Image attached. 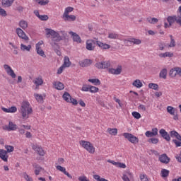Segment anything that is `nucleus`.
<instances>
[{
	"mask_svg": "<svg viewBox=\"0 0 181 181\" xmlns=\"http://www.w3.org/2000/svg\"><path fill=\"white\" fill-rule=\"evenodd\" d=\"M45 35L47 37H51V40L54 45L56 43L61 42L66 37V31H55L54 30L50 28H45Z\"/></svg>",
	"mask_w": 181,
	"mask_h": 181,
	"instance_id": "nucleus-1",
	"label": "nucleus"
},
{
	"mask_svg": "<svg viewBox=\"0 0 181 181\" xmlns=\"http://www.w3.org/2000/svg\"><path fill=\"white\" fill-rule=\"evenodd\" d=\"M18 26L20 28H17L16 29V33L17 36H18L20 39H23V40H25L27 42L29 41V37H28L25 31H23V30H26V28H28L29 26V23H28V21L25 20H21L18 22Z\"/></svg>",
	"mask_w": 181,
	"mask_h": 181,
	"instance_id": "nucleus-2",
	"label": "nucleus"
},
{
	"mask_svg": "<svg viewBox=\"0 0 181 181\" xmlns=\"http://www.w3.org/2000/svg\"><path fill=\"white\" fill-rule=\"evenodd\" d=\"M19 112L21 115L23 119H28V118H29V115L33 112V109L29 101L23 100L21 103Z\"/></svg>",
	"mask_w": 181,
	"mask_h": 181,
	"instance_id": "nucleus-3",
	"label": "nucleus"
},
{
	"mask_svg": "<svg viewBox=\"0 0 181 181\" xmlns=\"http://www.w3.org/2000/svg\"><path fill=\"white\" fill-rule=\"evenodd\" d=\"M79 145L85 149V151H87L88 153H90L91 155H93V153H95V147H94V144H93L91 142L86 140H81L79 141Z\"/></svg>",
	"mask_w": 181,
	"mask_h": 181,
	"instance_id": "nucleus-4",
	"label": "nucleus"
},
{
	"mask_svg": "<svg viewBox=\"0 0 181 181\" xmlns=\"http://www.w3.org/2000/svg\"><path fill=\"white\" fill-rule=\"evenodd\" d=\"M64 162H65L64 158H58L55 168L57 170H59V172H62V173H64V175H65V176H67L69 179H73V176H71L70 173L67 172V170H66V168L60 165H64Z\"/></svg>",
	"mask_w": 181,
	"mask_h": 181,
	"instance_id": "nucleus-5",
	"label": "nucleus"
},
{
	"mask_svg": "<svg viewBox=\"0 0 181 181\" xmlns=\"http://www.w3.org/2000/svg\"><path fill=\"white\" fill-rule=\"evenodd\" d=\"M62 98L66 103H69L73 105H77L78 104V101H77L75 98H73L69 92H64L62 95Z\"/></svg>",
	"mask_w": 181,
	"mask_h": 181,
	"instance_id": "nucleus-6",
	"label": "nucleus"
},
{
	"mask_svg": "<svg viewBox=\"0 0 181 181\" xmlns=\"http://www.w3.org/2000/svg\"><path fill=\"white\" fill-rule=\"evenodd\" d=\"M123 136H124L129 142H131V144H134V145L139 143V139L131 133H123Z\"/></svg>",
	"mask_w": 181,
	"mask_h": 181,
	"instance_id": "nucleus-7",
	"label": "nucleus"
},
{
	"mask_svg": "<svg viewBox=\"0 0 181 181\" xmlns=\"http://www.w3.org/2000/svg\"><path fill=\"white\" fill-rule=\"evenodd\" d=\"M170 136L172 138H176V139L173 140L174 144H175V146L177 148H179V146H181V136L177 133L176 131H171L170 132Z\"/></svg>",
	"mask_w": 181,
	"mask_h": 181,
	"instance_id": "nucleus-8",
	"label": "nucleus"
},
{
	"mask_svg": "<svg viewBox=\"0 0 181 181\" xmlns=\"http://www.w3.org/2000/svg\"><path fill=\"white\" fill-rule=\"evenodd\" d=\"M95 45H97V40L90 39L86 40V49L93 52L95 49Z\"/></svg>",
	"mask_w": 181,
	"mask_h": 181,
	"instance_id": "nucleus-9",
	"label": "nucleus"
},
{
	"mask_svg": "<svg viewBox=\"0 0 181 181\" xmlns=\"http://www.w3.org/2000/svg\"><path fill=\"white\" fill-rule=\"evenodd\" d=\"M32 149H33V151H35V152H37V153L40 156H45L46 152H45V150L43 149V148L42 147V146H39L37 144H33L32 145Z\"/></svg>",
	"mask_w": 181,
	"mask_h": 181,
	"instance_id": "nucleus-10",
	"label": "nucleus"
},
{
	"mask_svg": "<svg viewBox=\"0 0 181 181\" xmlns=\"http://www.w3.org/2000/svg\"><path fill=\"white\" fill-rule=\"evenodd\" d=\"M95 66L96 69H108V67L111 66V63L110 62V61H102L97 62Z\"/></svg>",
	"mask_w": 181,
	"mask_h": 181,
	"instance_id": "nucleus-11",
	"label": "nucleus"
},
{
	"mask_svg": "<svg viewBox=\"0 0 181 181\" xmlns=\"http://www.w3.org/2000/svg\"><path fill=\"white\" fill-rule=\"evenodd\" d=\"M4 69L8 76L12 77L13 78H16V74H15V71H13V69H12V68L9 65L4 64Z\"/></svg>",
	"mask_w": 181,
	"mask_h": 181,
	"instance_id": "nucleus-12",
	"label": "nucleus"
},
{
	"mask_svg": "<svg viewBox=\"0 0 181 181\" xmlns=\"http://www.w3.org/2000/svg\"><path fill=\"white\" fill-rule=\"evenodd\" d=\"M96 45H98V47H99L100 50H108V49H111V45L98 40H96Z\"/></svg>",
	"mask_w": 181,
	"mask_h": 181,
	"instance_id": "nucleus-13",
	"label": "nucleus"
},
{
	"mask_svg": "<svg viewBox=\"0 0 181 181\" xmlns=\"http://www.w3.org/2000/svg\"><path fill=\"white\" fill-rule=\"evenodd\" d=\"M108 163H111L112 165H114L116 168H119L120 169H125L127 168V165L124 163L121 162H115L112 160H107Z\"/></svg>",
	"mask_w": 181,
	"mask_h": 181,
	"instance_id": "nucleus-14",
	"label": "nucleus"
},
{
	"mask_svg": "<svg viewBox=\"0 0 181 181\" xmlns=\"http://www.w3.org/2000/svg\"><path fill=\"white\" fill-rule=\"evenodd\" d=\"M158 160H160V162L161 163L168 165V163H169V162H170V158L166 154H161V155L158 156Z\"/></svg>",
	"mask_w": 181,
	"mask_h": 181,
	"instance_id": "nucleus-15",
	"label": "nucleus"
},
{
	"mask_svg": "<svg viewBox=\"0 0 181 181\" xmlns=\"http://www.w3.org/2000/svg\"><path fill=\"white\" fill-rule=\"evenodd\" d=\"M122 66H118L116 69L110 68L108 69V73H110V74H115L116 76H118V74L122 73Z\"/></svg>",
	"mask_w": 181,
	"mask_h": 181,
	"instance_id": "nucleus-16",
	"label": "nucleus"
},
{
	"mask_svg": "<svg viewBox=\"0 0 181 181\" xmlns=\"http://www.w3.org/2000/svg\"><path fill=\"white\" fill-rule=\"evenodd\" d=\"M145 135L147 138H152V136H156L158 135V128H153L151 131H147L145 133Z\"/></svg>",
	"mask_w": 181,
	"mask_h": 181,
	"instance_id": "nucleus-17",
	"label": "nucleus"
},
{
	"mask_svg": "<svg viewBox=\"0 0 181 181\" xmlns=\"http://www.w3.org/2000/svg\"><path fill=\"white\" fill-rule=\"evenodd\" d=\"M2 111L4 112H7L10 114H15L18 111V107L16 106H11V107L6 108V107H1Z\"/></svg>",
	"mask_w": 181,
	"mask_h": 181,
	"instance_id": "nucleus-18",
	"label": "nucleus"
},
{
	"mask_svg": "<svg viewBox=\"0 0 181 181\" xmlns=\"http://www.w3.org/2000/svg\"><path fill=\"white\" fill-rule=\"evenodd\" d=\"M8 158L9 156L8 155V152L6 150L0 149V158L4 162H8Z\"/></svg>",
	"mask_w": 181,
	"mask_h": 181,
	"instance_id": "nucleus-19",
	"label": "nucleus"
},
{
	"mask_svg": "<svg viewBox=\"0 0 181 181\" xmlns=\"http://www.w3.org/2000/svg\"><path fill=\"white\" fill-rule=\"evenodd\" d=\"M34 97L37 103H43L44 100L46 98V94L35 93Z\"/></svg>",
	"mask_w": 181,
	"mask_h": 181,
	"instance_id": "nucleus-20",
	"label": "nucleus"
},
{
	"mask_svg": "<svg viewBox=\"0 0 181 181\" xmlns=\"http://www.w3.org/2000/svg\"><path fill=\"white\" fill-rule=\"evenodd\" d=\"M62 19H64L65 22H74L77 18L74 15L68 14L66 16H62Z\"/></svg>",
	"mask_w": 181,
	"mask_h": 181,
	"instance_id": "nucleus-21",
	"label": "nucleus"
},
{
	"mask_svg": "<svg viewBox=\"0 0 181 181\" xmlns=\"http://www.w3.org/2000/svg\"><path fill=\"white\" fill-rule=\"evenodd\" d=\"M169 76L172 78H175L176 77V76H179L178 66L171 69L169 71Z\"/></svg>",
	"mask_w": 181,
	"mask_h": 181,
	"instance_id": "nucleus-22",
	"label": "nucleus"
},
{
	"mask_svg": "<svg viewBox=\"0 0 181 181\" xmlns=\"http://www.w3.org/2000/svg\"><path fill=\"white\" fill-rule=\"evenodd\" d=\"M160 134L161 135L162 138L165 139V141H170V136H169V134L167 133L166 130L165 129H161L160 131Z\"/></svg>",
	"mask_w": 181,
	"mask_h": 181,
	"instance_id": "nucleus-23",
	"label": "nucleus"
},
{
	"mask_svg": "<svg viewBox=\"0 0 181 181\" xmlns=\"http://www.w3.org/2000/svg\"><path fill=\"white\" fill-rule=\"evenodd\" d=\"M53 86L56 88V90H64V84L60 81H54L53 82Z\"/></svg>",
	"mask_w": 181,
	"mask_h": 181,
	"instance_id": "nucleus-24",
	"label": "nucleus"
},
{
	"mask_svg": "<svg viewBox=\"0 0 181 181\" xmlns=\"http://www.w3.org/2000/svg\"><path fill=\"white\" fill-rule=\"evenodd\" d=\"M132 84L133 87H135L136 88H141V87H144V83H142V81L139 79H135Z\"/></svg>",
	"mask_w": 181,
	"mask_h": 181,
	"instance_id": "nucleus-25",
	"label": "nucleus"
},
{
	"mask_svg": "<svg viewBox=\"0 0 181 181\" xmlns=\"http://www.w3.org/2000/svg\"><path fill=\"white\" fill-rule=\"evenodd\" d=\"M69 35H71L74 42H76V43H81V38L78 35L71 31L69 32Z\"/></svg>",
	"mask_w": 181,
	"mask_h": 181,
	"instance_id": "nucleus-26",
	"label": "nucleus"
},
{
	"mask_svg": "<svg viewBox=\"0 0 181 181\" xmlns=\"http://www.w3.org/2000/svg\"><path fill=\"white\" fill-rule=\"evenodd\" d=\"M91 63H93V62L90 59H84L79 62V66H81V67H88Z\"/></svg>",
	"mask_w": 181,
	"mask_h": 181,
	"instance_id": "nucleus-27",
	"label": "nucleus"
},
{
	"mask_svg": "<svg viewBox=\"0 0 181 181\" xmlns=\"http://www.w3.org/2000/svg\"><path fill=\"white\" fill-rule=\"evenodd\" d=\"M62 66H64V67L66 69L70 67V66H71V62H70V58H69V57L65 56L64 57V63Z\"/></svg>",
	"mask_w": 181,
	"mask_h": 181,
	"instance_id": "nucleus-28",
	"label": "nucleus"
},
{
	"mask_svg": "<svg viewBox=\"0 0 181 181\" xmlns=\"http://www.w3.org/2000/svg\"><path fill=\"white\" fill-rule=\"evenodd\" d=\"M6 129L7 131H16L18 129V126L15 123L9 122Z\"/></svg>",
	"mask_w": 181,
	"mask_h": 181,
	"instance_id": "nucleus-29",
	"label": "nucleus"
},
{
	"mask_svg": "<svg viewBox=\"0 0 181 181\" xmlns=\"http://www.w3.org/2000/svg\"><path fill=\"white\" fill-rule=\"evenodd\" d=\"M158 56L161 59H165L166 57H173V52H163V53H160Z\"/></svg>",
	"mask_w": 181,
	"mask_h": 181,
	"instance_id": "nucleus-30",
	"label": "nucleus"
},
{
	"mask_svg": "<svg viewBox=\"0 0 181 181\" xmlns=\"http://www.w3.org/2000/svg\"><path fill=\"white\" fill-rule=\"evenodd\" d=\"M15 2V0H2L1 4L3 6L6 8H9V6H12V4Z\"/></svg>",
	"mask_w": 181,
	"mask_h": 181,
	"instance_id": "nucleus-31",
	"label": "nucleus"
},
{
	"mask_svg": "<svg viewBox=\"0 0 181 181\" xmlns=\"http://www.w3.org/2000/svg\"><path fill=\"white\" fill-rule=\"evenodd\" d=\"M20 49L21 52H29L32 49V45H25L24 44H21Z\"/></svg>",
	"mask_w": 181,
	"mask_h": 181,
	"instance_id": "nucleus-32",
	"label": "nucleus"
},
{
	"mask_svg": "<svg viewBox=\"0 0 181 181\" xmlns=\"http://www.w3.org/2000/svg\"><path fill=\"white\" fill-rule=\"evenodd\" d=\"M160 78H163L164 80H166V78L168 77V69H163L159 74Z\"/></svg>",
	"mask_w": 181,
	"mask_h": 181,
	"instance_id": "nucleus-33",
	"label": "nucleus"
},
{
	"mask_svg": "<svg viewBox=\"0 0 181 181\" xmlns=\"http://www.w3.org/2000/svg\"><path fill=\"white\" fill-rule=\"evenodd\" d=\"M89 83H91L93 84V86H100L101 85V81L98 78H89L88 80Z\"/></svg>",
	"mask_w": 181,
	"mask_h": 181,
	"instance_id": "nucleus-34",
	"label": "nucleus"
},
{
	"mask_svg": "<svg viewBox=\"0 0 181 181\" xmlns=\"http://www.w3.org/2000/svg\"><path fill=\"white\" fill-rule=\"evenodd\" d=\"M107 134H110V135H113V136H115L117 134H118V129L117 128H108L107 129Z\"/></svg>",
	"mask_w": 181,
	"mask_h": 181,
	"instance_id": "nucleus-35",
	"label": "nucleus"
},
{
	"mask_svg": "<svg viewBox=\"0 0 181 181\" xmlns=\"http://www.w3.org/2000/svg\"><path fill=\"white\" fill-rule=\"evenodd\" d=\"M34 84H35L36 87H39V86H42L43 84V79L41 77L36 78L33 81Z\"/></svg>",
	"mask_w": 181,
	"mask_h": 181,
	"instance_id": "nucleus-36",
	"label": "nucleus"
},
{
	"mask_svg": "<svg viewBox=\"0 0 181 181\" xmlns=\"http://www.w3.org/2000/svg\"><path fill=\"white\" fill-rule=\"evenodd\" d=\"M73 11H74V8L73 7H66L64 10V14L62 16H66L67 15H70V13H71V12H73Z\"/></svg>",
	"mask_w": 181,
	"mask_h": 181,
	"instance_id": "nucleus-37",
	"label": "nucleus"
},
{
	"mask_svg": "<svg viewBox=\"0 0 181 181\" xmlns=\"http://www.w3.org/2000/svg\"><path fill=\"white\" fill-rule=\"evenodd\" d=\"M167 21L170 25H173L176 22V16H168L167 18Z\"/></svg>",
	"mask_w": 181,
	"mask_h": 181,
	"instance_id": "nucleus-38",
	"label": "nucleus"
},
{
	"mask_svg": "<svg viewBox=\"0 0 181 181\" xmlns=\"http://www.w3.org/2000/svg\"><path fill=\"white\" fill-rule=\"evenodd\" d=\"M170 173V171H169V170H166L165 168L162 169L160 173L161 177H168V176H169Z\"/></svg>",
	"mask_w": 181,
	"mask_h": 181,
	"instance_id": "nucleus-39",
	"label": "nucleus"
},
{
	"mask_svg": "<svg viewBox=\"0 0 181 181\" xmlns=\"http://www.w3.org/2000/svg\"><path fill=\"white\" fill-rule=\"evenodd\" d=\"M128 42H129L130 43H133L134 45H141V43H142V41H141V40L136 38H130L129 40H128Z\"/></svg>",
	"mask_w": 181,
	"mask_h": 181,
	"instance_id": "nucleus-40",
	"label": "nucleus"
},
{
	"mask_svg": "<svg viewBox=\"0 0 181 181\" xmlns=\"http://www.w3.org/2000/svg\"><path fill=\"white\" fill-rule=\"evenodd\" d=\"M98 91H100V88L90 85V89H89V93H91L92 94H95V93H98Z\"/></svg>",
	"mask_w": 181,
	"mask_h": 181,
	"instance_id": "nucleus-41",
	"label": "nucleus"
},
{
	"mask_svg": "<svg viewBox=\"0 0 181 181\" xmlns=\"http://www.w3.org/2000/svg\"><path fill=\"white\" fill-rule=\"evenodd\" d=\"M35 2H37L41 6H45L49 4V0H34Z\"/></svg>",
	"mask_w": 181,
	"mask_h": 181,
	"instance_id": "nucleus-42",
	"label": "nucleus"
},
{
	"mask_svg": "<svg viewBox=\"0 0 181 181\" xmlns=\"http://www.w3.org/2000/svg\"><path fill=\"white\" fill-rule=\"evenodd\" d=\"M5 149L6 150V152H7V153H11V152H13V151H15L13 146L11 145H6Z\"/></svg>",
	"mask_w": 181,
	"mask_h": 181,
	"instance_id": "nucleus-43",
	"label": "nucleus"
},
{
	"mask_svg": "<svg viewBox=\"0 0 181 181\" xmlns=\"http://www.w3.org/2000/svg\"><path fill=\"white\" fill-rule=\"evenodd\" d=\"M167 112H168V114H170V115H175V107H173L172 106H168L167 107Z\"/></svg>",
	"mask_w": 181,
	"mask_h": 181,
	"instance_id": "nucleus-44",
	"label": "nucleus"
},
{
	"mask_svg": "<svg viewBox=\"0 0 181 181\" xmlns=\"http://www.w3.org/2000/svg\"><path fill=\"white\" fill-rule=\"evenodd\" d=\"M170 42L168 45V47H175L176 46V41H175V38L173 35H170Z\"/></svg>",
	"mask_w": 181,
	"mask_h": 181,
	"instance_id": "nucleus-45",
	"label": "nucleus"
},
{
	"mask_svg": "<svg viewBox=\"0 0 181 181\" xmlns=\"http://www.w3.org/2000/svg\"><path fill=\"white\" fill-rule=\"evenodd\" d=\"M40 172H42V167H40V165H35V175L36 176H38V175H40Z\"/></svg>",
	"mask_w": 181,
	"mask_h": 181,
	"instance_id": "nucleus-46",
	"label": "nucleus"
},
{
	"mask_svg": "<svg viewBox=\"0 0 181 181\" xmlns=\"http://www.w3.org/2000/svg\"><path fill=\"white\" fill-rule=\"evenodd\" d=\"M147 21L148 23H151V25H155V23H158V20L156 18H148Z\"/></svg>",
	"mask_w": 181,
	"mask_h": 181,
	"instance_id": "nucleus-47",
	"label": "nucleus"
},
{
	"mask_svg": "<svg viewBox=\"0 0 181 181\" xmlns=\"http://www.w3.org/2000/svg\"><path fill=\"white\" fill-rule=\"evenodd\" d=\"M148 88H151V90H158L159 86L156 83H150L148 84Z\"/></svg>",
	"mask_w": 181,
	"mask_h": 181,
	"instance_id": "nucleus-48",
	"label": "nucleus"
},
{
	"mask_svg": "<svg viewBox=\"0 0 181 181\" xmlns=\"http://www.w3.org/2000/svg\"><path fill=\"white\" fill-rule=\"evenodd\" d=\"M90 85L83 84L81 90L85 93L90 92Z\"/></svg>",
	"mask_w": 181,
	"mask_h": 181,
	"instance_id": "nucleus-49",
	"label": "nucleus"
},
{
	"mask_svg": "<svg viewBox=\"0 0 181 181\" xmlns=\"http://www.w3.org/2000/svg\"><path fill=\"white\" fill-rule=\"evenodd\" d=\"M148 142L153 144L154 145H156V144H158L159 142V139L158 138H151L148 140Z\"/></svg>",
	"mask_w": 181,
	"mask_h": 181,
	"instance_id": "nucleus-50",
	"label": "nucleus"
},
{
	"mask_svg": "<svg viewBox=\"0 0 181 181\" xmlns=\"http://www.w3.org/2000/svg\"><path fill=\"white\" fill-rule=\"evenodd\" d=\"M43 41L40 40L35 45V50L42 49V46H43Z\"/></svg>",
	"mask_w": 181,
	"mask_h": 181,
	"instance_id": "nucleus-51",
	"label": "nucleus"
},
{
	"mask_svg": "<svg viewBox=\"0 0 181 181\" xmlns=\"http://www.w3.org/2000/svg\"><path fill=\"white\" fill-rule=\"evenodd\" d=\"M37 52V54L41 56V57L46 58V54H45V51L43 49H35Z\"/></svg>",
	"mask_w": 181,
	"mask_h": 181,
	"instance_id": "nucleus-52",
	"label": "nucleus"
},
{
	"mask_svg": "<svg viewBox=\"0 0 181 181\" xmlns=\"http://www.w3.org/2000/svg\"><path fill=\"white\" fill-rule=\"evenodd\" d=\"M132 117H134V118H135L136 119H139L141 118V113L138 112H132Z\"/></svg>",
	"mask_w": 181,
	"mask_h": 181,
	"instance_id": "nucleus-53",
	"label": "nucleus"
},
{
	"mask_svg": "<svg viewBox=\"0 0 181 181\" xmlns=\"http://www.w3.org/2000/svg\"><path fill=\"white\" fill-rule=\"evenodd\" d=\"M23 177L26 180V181H33V179L30 177L28 173H23Z\"/></svg>",
	"mask_w": 181,
	"mask_h": 181,
	"instance_id": "nucleus-54",
	"label": "nucleus"
},
{
	"mask_svg": "<svg viewBox=\"0 0 181 181\" xmlns=\"http://www.w3.org/2000/svg\"><path fill=\"white\" fill-rule=\"evenodd\" d=\"M108 38L109 39H118V34H117L115 33H109Z\"/></svg>",
	"mask_w": 181,
	"mask_h": 181,
	"instance_id": "nucleus-55",
	"label": "nucleus"
},
{
	"mask_svg": "<svg viewBox=\"0 0 181 181\" xmlns=\"http://www.w3.org/2000/svg\"><path fill=\"white\" fill-rule=\"evenodd\" d=\"M140 180L141 181H149V179L148 178V175L146 174H141L140 175Z\"/></svg>",
	"mask_w": 181,
	"mask_h": 181,
	"instance_id": "nucleus-56",
	"label": "nucleus"
},
{
	"mask_svg": "<svg viewBox=\"0 0 181 181\" xmlns=\"http://www.w3.org/2000/svg\"><path fill=\"white\" fill-rule=\"evenodd\" d=\"M66 68H65L64 66L62 65L57 70V74H62L64 70H66Z\"/></svg>",
	"mask_w": 181,
	"mask_h": 181,
	"instance_id": "nucleus-57",
	"label": "nucleus"
},
{
	"mask_svg": "<svg viewBox=\"0 0 181 181\" xmlns=\"http://www.w3.org/2000/svg\"><path fill=\"white\" fill-rule=\"evenodd\" d=\"M138 109L140 110V111H143V112H145L146 111V106L145 105H142V104H140L138 107Z\"/></svg>",
	"mask_w": 181,
	"mask_h": 181,
	"instance_id": "nucleus-58",
	"label": "nucleus"
},
{
	"mask_svg": "<svg viewBox=\"0 0 181 181\" xmlns=\"http://www.w3.org/2000/svg\"><path fill=\"white\" fill-rule=\"evenodd\" d=\"M78 180L79 181H90V180H88V178H87V177L86 175H81V176L78 177Z\"/></svg>",
	"mask_w": 181,
	"mask_h": 181,
	"instance_id": "nucleus-59",
	"label": "nucleus"
},
{
	"mask_svg": "<svg viewBox=\"0 0 181 181\" xmlns=\"http://www.w3.org/2000/svg\"><path fill=\"white\" fill-rule=\"evenodd\" d=\"M0 15L1 16H6V11H5V9H4V8H1L0 7Z\"/></svg>",
	"mask_w": 181,
	"mask_h": 181,
	"instance_id": "nucleus-60",
	"label": "nucleus"
},
{
	"mask_svg": "<svg viewBox=\"0 0 181 181\" xmlns=\"http://www.w3.org/2000/svg\"><path fill=\"white\" fill-rule=\"evenodd\" d=\"M39 19H40V21H47V19H49V16H47V15H42L40 16Z\"/></svg>",
	"mask_w": 181,
	"mask_h": 181,
	"instance_id": "nucleus-61",
	"label": "nucleus"
},
{
	"mask_svg": "<svg viewBox=\"0 0 181 181\" xmlns=\"http://www.w3.org/2000/svg\"><path fill=\"white\" fill-rule=\"evenodd\" d=\"M175 22H176V23L180 25V26H181V16H175Z\"/></svg>",
	"mask_w": 181,
	"mask_h": 181,
	"instance_id": "nucleus-62",
	"label": "nucleus"
},
{
	"mask_svg": "<svg viewBox=\"0 0 181 181\" xmlns=\"http://www.w3.org/2000/svg\"><path fill=\"white\" fill-rule=\"evenodd\" d=\"M158 47L159 50H165V44L163 42H159Z\"/></svg>",
	"mask_w": 181,
	"mask_h": 181,
	"instance_id": "nucleus-63",
	"label": "nucleus"
},
{
	"mask_svg": "<svg viewBox=\"0 0 181 181\" xmlns=\"http://www.w3.org/2000/svg\"><path fill=\"white\" fill-rule=\"evenodd\" d=\"M25 138H28V139L32 138V133H30V132H27L25 133Z\"/></svg>",
	"mask_w": 181,
	"mask_h": 181,
	"instance_id": "nucleus-64",
	"label": "nucleus"
}]
</instances>
